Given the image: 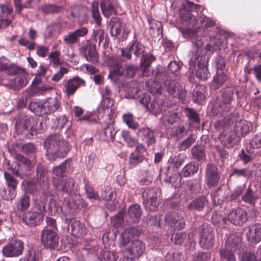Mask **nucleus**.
<instances>
[{
	"label": "nucleus",
	"mask_w": 261,
	"mask_h": 261,
	"mask_svg": "<svg viewBox=\"0 0 261 261\" xmlns=\"http://www.w3.org/2000/svg\"><path fill=\"white\" fill-rule=\"evenodd\" d=\"M199 244L203 249H210L215 241L213 228L209 225L203 224L199 230Z\"/></svg>",
	"instance_id": "nucleus-7"
},
{
	"label": "nucleus",
	"mask_w": 261,
	"mask_h": 261,
	"mask_svg": "<svg viewBox=\"0 0 261 261\" xmlns=\"http://www.w3.org/2000/svg\"><path fill=\"white\" fill-rule=\"evenodd\" d=\"M192 158L201 161L205 159L206 155L204 147L202 145H194L191 150Z\"/></svg>",
	"instance_id": "nucleus-37"
},
{
	"label": "nucleus",
	"mask_w": 261,
	"mask_h": 261,
	"mask_svg": "<svg viewBox=\"0 0 261 261\" xmlns=\"http://www.w3.org/2000/svg\"><path fill=\"white\" fill-rule=\"evenodd\" d=\"M122 119L123 122L129 128L136 129L138 127V123L134 120V116L132 113L127 112L124 114L122 116Z\"/></svg>",
	"instance_id": "nucleus-46"
},
{
	"label": "nucleus",
	"mask_w": 261,
	"mask_h": 261,
	"mask_svg": "<svg viewBox=\"0 0 261 261\" xmlns=\"http://www.w3.org/2000/svg\"><path fill=\"white\" fill-rule=\"evenodd\" d=\"M123 212H119L111 219V223L115 228H119L122 226L124 218Z\"/></svg>",
	"instance_id": "nucleus-51"
},
{
	"label": "nucleus",
	"mask_w": 261,
	"mask_h": 261,
	"mask_svg": "<svg viewBox=\"0 0 261 261\" xmlns=\"http://www.w3.org/2000/svg\"><path fill=\"white\" fill-rule=\"evenodd\" d=\"M177 79V77L176 79L167 78L164 81V87L169 94L177 97L182 102H185L186 100V92L176 81Z\"/></svg>",
	"instance_id": "nucleus-8"
},
{
	"label": "nucleus",
	"mask_w": 261,
	"mask_h": 261,
	"mask_svg": "<svg viewBox=\"0 0 261 261\" xmlns=\"http://www.w3.org/2000/svg\"><path fill=\"white\" fill-rule=\"evenodd\" d=\"M140 234V231L136 227H130L125 228L119 238V246L126 247L130 243L133 237L139 236Z\"/></svg>",
	"instance_id": "nucleus-16"
},
{
	"label": "nucleus",
	"mask_w": 261,
	"mask_h": 261,
	"mask_svg": "<svg viewBox=\"0 0 261 261\" xmlns=\"http://www.w3.org/2000/svg\"><path fill=\"white\" fill-rule=\"evenodd\" d=\"M129 49L131 50L132 54L136 57H139L144 52V46L142 44L137 41L134 42L131 45H129Z\"/></svg>",
	"instance_id": "nucleus-54"
},
{
	"label": "nucleus",
	"mask_w": 261,
	"mask_h": 261,
	"mask_svg": "<svg viewBox=\"0 0 261 261\" xmlns=\"http://www.w3.org/2000/svg\"><path fill=\"white\" fill-rule=\"evenodd\" d=\"M20 70H21L20 68L10 63L8 59L6 57L4 56L0 57V71H6L10 75L15 74Z\"/></svg>",
	"instance_id": "nucleus-24"
},
{
	"label": "nucleus",
	"mask_w": 261,
	"mask_h": 261,
	"mask_svg": "<svg viewBox=\"0 0 261 261\" xmlns=\"http://www.w3.org/2000/svg\"><path fill=\"white\" fill-rule=\"evenodd\" d=\"M166 224L173 230H179L184 228L185 221L182 216L176 212H172L165 216Z\"/></svg>",
	"instance_id": "nucleus-14"
},
{
	"label": "nucleus",
	"mask_w": 261,
	"mask_h": 261,
	"mask_svg": "<svg viewBox=\"0 0 261 261\" xmlns=\"http://www.w3.org/2000/svg\"><path fill=\"white\" fill-rule=\"evenodd\" d=\"M221 41L215 37L210 38V42L205 47V51H213L219 50Z\"/></svg>",
	"instance_id": "nucleus-49"
},
{
	"label": "nucleus",
	"mask_w": 261,
	"mask_h": 261,
	"mask_svg": "<svg viewBox=\"0 0 261 261\" xmlns=\"http://www.w3.org/2000/svg\"><path fill=\"white\" fill-rule=\"evenodd\" d=\"M250 147L259 148L261 147V133L256 135L249 142Z\"/></svg>",
	"instance_id": "nucleus-64"
},
{
	"label": "nucleus",
	"mask_w": 261,
	"mask_h": 261,
	"mask_svg": "<svg viewBox=\"0 0 261 261\" xmlns=\"http://www.w3.org/2000/svg\"><path fill=\"white\" fill-rule=\"evenodd\" d=\"M164 101L162 99H154L150 103V108L148 111H150L154 115H156L162 111L164 106Z\"/></svg>",
	"instance_id": "nucleus-43"
},
{
	"label": "nucleus",
	"mask_w": 261,
	"mask_h": 261,
	"mask_svg": "<svg viewBox=\"0 0 261 261\" xmlns=\"http://www.w3.org/2000/svg\"><path fill=\"white\" fill-rule=\"evenodd\" d=\"M85 85V82L79 76L69 79L65 85V92L68 96L73 95L76 90L81 86Z\"/></svg>",
	"instance_id": "nucleus-19"
},
{
	"label": "nucleus",
	"mask_w": 261,
	"mask_h": 261,
	"mask_svg": "<svg viewBox=\"0 0 261 261\" xmlns=\"http://www.w3.org/2000/svg\"><path fill=\"white\" fill-rule=\"evenodd\" d=\"M102 259L105 261H116L118 255L114 252L102 251L101 253Z\"/></svg>",
	"instance_id": "nucleus-63"
},
{
	"label": "nucleus",
	"mask_w": 261,
	"mask_h": 261,
	"mask_svg": "<svg viewBox=\"0 0 261 261\" xmlns=\"http://www.w3.org/2000/svg\"><path fill=\"white\" fill-rule=\"evenodd\" d=\"M72 165L71 161L69 160H67L61 164L59 166L55 167L53 169L54 175L57 177H53L54 178H62V176L66 173L72 171Z\"/></svg>",
	"instance_id": "nucleus-25"
},
{
	"label": "nucleus",
	"mask_w": 261,
	"mask_h": 261,
	"mask_svg": "<svg viewBox=\"0 0 261 261\" xmlns=\"http://www.w3.org/2000/svg\"><path fill=\"white\" fill-rule=\"evenodd\" d=\"M24 250V244L20 240L10 241L2 249L3 255L6 257H16L20 256Z\"/></svg>",
	"instance_id": "nucleus-9"
},
{
	"label": "nucleus",
	"mask_w": 261,
	"mask_h": 261,
	"mask_svg": "<svg viewBox=\"0 0 261 261\" xmlns=\"http://www.w3.org/2000/svg\"><path fill=\"white\" fill-rule=\"evenodd\" d=\"M145 248V245L143 242L139 240H135L126 248V251L133 256L139 258L144 253Z\"/></svg>",
	"instance_id": "nucleus-20"
},
{
	"label": "nucleus",
	"mask_w": 261,
	"mask_h": 261,
	"mask_svg": "<svg viewBox=\"0 0 261 261\" xmlns=\"http://www.w3.org/2000/svg\"><path fill=\"white\" fill-rule=\"evenodd\" d=\"M42 10L45 14L56 13L60 12L62 7L55 5L46 4L42 6Z\"/></svg>",
	"instance_id": "nucleus-59"
},
{
	"label": "nucleus",
	"mask_w": 261,
	"mask_h": 261,
	"mask_svg": "<svg viewBox=\"0 0 261 261\" xmlns=\"http://www.w3.org/2000/svg\"><path fill=\"white\" fill-rule=\"evenodd\" d=\"M41 241L45 247L55 248L58 246L57 231L51 229L43 228L41 233Z\"/></svg>",
	"instance_id": "nucleus-11"
},
{
	"label": "nucleus",
	"mask_w": 261,
	"mask_h": 261,
	"mask_svg": "<svg viewBox=\"0 0 261 261\" xmlns=\"http://www.w3.org/2000/svg\"><path fill=\"white\" fill-rule=\"evenodd\" d=\"M219 138L221 144L227 148L232 147L233 145L238 141V137L233 133H222L220 135Z\"/></svg>",
	"instance_id": "nucleus-32"
},
{
	"label": "nucleus",
	"mask_w": 261,
	"mask_h": 261,
	"mask_svg": "<svg viewBox=\"0 0 261 261\" xmlns=\"http://www.w3.org/2000/svg\"><path fill=\"white\" fill-rule=\"evenodd\" d=\"M233 94L234 89L232 88H228L222 92L221 100L212 109V112L214 116H224L230 111Z\"/></svg>",
	"instance_id": "nucleus-6"
},
{
	"label": "nucleus",
	"mask_w": 261,
	"mask_h": 261,
	"mask_svg": "<svg viewBox=\"0 0 261 261\" xmlns=\"http://www.w3.org/2000/svg\"><path fill=\"white\" fill-rule=\"evenodd\" d=\"M227 220L234 225L242 226L248 220V216L244 209L236 207L228 211Z\"/></svg>",
	"instance_id": "nucleus-10"
},
{
	"label": "nucleus",
	"mask_w": 261,
	"mask_h": 261,
	"mask_svg": "<svg viewBox=\"0 0 261 261\" xmlns=\"http://www.w3.org/2000/svg\"><path fill=\"white\" fill-rule=\"evenodd\" d=\"M0 30L4 29L11 23L13 16V8L8 4L1 5Z\"/></svg>",
	"instance_id": "nucleus-15"
},
{
	"label": "nucleus",
	"mask_w": 261,
	"mask_h": 261,
	"mask_svg": "<svg viewBox=\"0 0 261 261\" xmlns=\"http://www.w3.org/2000/svg\"><path fill=\"white\" fill-rule=\"evenodd\" d=\"M43 145L46 149V156L50 161L58 158H63L69 150L68 143L58 134L48 136L44 140Z\"/></svg>",
	"instance_id": "nucleus-3"
},
{
	"label": "nucleus",
	"mask_w": 261,
	"mask_h": 261,
	"mask_svg": "<svg viewBox=\"0 0 261 261\" xmlns=\"http://www.w3.org/2000/svg\"><path fill=\"white\" fill-rule=\"evenodd\" d=\"M62 28V24L59 22H54L47 26L44 33L45 38H49L56 34L60 33Z\"/></svg>",
	"instance_id": "nucleus-36"
},
{
	"label": "nucleus",
	"mask_w": 261,
	"mask_h": 261,
	"mask_svg": "<svg viewBox=\"0 0 261 261\" xmlns=\"http://www.w3.org/2000/svg\"><path fill=\"white\" fill-rule=\"evenodd\" d=\"M146 85L148 87V91L154 96H158L161 95L162 88L159 82L155 80H150L147 81Z\"/></svg>",
	"instance_id": "nucleus-41"
},
{
	"label": "nucleus",
	"mask_w": 261,
	"mask_h": 261,
	"mask_svg": "<svg viewBox=\"0 0 261 261\" xmlns=\"http://www.w3.org/2000/svg\"><path fill=\"white\" fill-rule=\"evenodd\" d=\"M127 215L131 222L134 223L139 222L142 215L140 206L137 204L129 206L127 211Z\"/></svg>",
	"instance_id": "nucleus-30"
},
{
	"label": "nucleus",
	"mask_w": 261,
	"mask_h": 261,
	"mask_svg": "<svg viewBox=\"0 0 261 261\" xmlns=\"http://www.w3.org/2000/svg\"><path fill=\"white\" fill-rule=\"evenodd\" d=\"M138 135L147 142L148 145L154 144L155 142L153 131L148 127L139 129Z\"/></svg>",
	"instance_id": "nucleus-33"
},
{
	"label": "nucleus",
	"mask_w": 261,
	"mask_h": 261,
	"mask_svg": "<svg viewBox=\"0 0 261 261\" xmlns=\"http://www.w3.org/2000/svg\"><path fill=\"white\" fill-rule=\"evenodd\" d=\"M247 240L251 243H258L261 241V224L255 223L249 227L246 232Z\"/></svg>",
	"instance_id": "nucleus-18"
},
{
	"label": "nucleus",
	"mask_w": 261,
	"mask_h": 261,
	"mask_svg": "<svg viewBox=\"0 0 261 261\" xmlns=\"http://www.w3.org/2000/svg\"><path fill=\"white\" fill-rule=\"evenodd\" d=\"M199 169L198 163L191 162L187 164L181 170V174L184 177H189L196 173Z\"/></svg>",
	"instance_id": "nucleus-40"
},
{
	"label": "nucleus",
	"mask_w": 261,
	"mask_h": 261,
	"mask_svg": "<svg viewBox=\"0 0 261 261\" xmlns=\"http://www.w3.org/2000/svg\"><path fill=\"white\" fill-rule=\"evenodd\" d=\"M62 211L61 202L54 199H50L47 210L48 215L54 216L59 213L60 212H62Z\"/></svg>",
	"instance_id": "nucleus-38"
},
{
	"label": "nucleus",
	"mask_w": 261,
	"mask_h": 261,
	"mask_svg": "<svg viewBox=\"0 0 261 261\" xmlns=\"http://www.w3.org/2000/svg\"><path fill=\"white\" fill-rule=\"evenodd\" d=\"M232 174L237 177H244L249 178L252 175V173L250 170L248 169H234Z\"/></svg>",
	"instance_id": "nucleus-61"
},
{
	"label": "nucleus",
	"mask_w": 261,
	"mask_h": 261,
	"mask_svg": "<svg viewBox=\"0 0 261 261\" xmlns=\"http://www.w3.org/2000/svg\"><path fill=\"white\" fill-rule=\"evenodd\" d=\"M254 154L255 152L253 148L250 147L249 149H248V148L245 149H242L241 152L239 153V156L244 163H247L252 160Z\"/></svg>",
	"instance_id": "nucleus-47"
},
{
	"label": "nucleus",
	"mask_w": 261,
	"mask_h": 261,
	"mask_svg": "<svg viewBox=\"0 0 261 261\" xmlns=\"http://www.w3.org/2000/svg\"><path fill=\"white\" fill-rule=\"evenodd\" d=\"M185 111L187 116L190 121L197 123L200 122L199 115L193 108H186Z\"/></svg>",
	"instance_id": "nucleus-56"
},
{
	"label": "nucleus",
	"mask_w": 261,
	"mask_h": 261,
	"mask_svg": "<svg viewBox=\"0 0 261 261\" xmlns=\"http://www.w3.org/2000/svg\"><path fill=\"white\" fill-rule=\"evenodd\" d=\"M60 106L57 97H50L43 101V113L50 114L58 110Z\"/></svg>",
	"instance_id": "nucleus-21"
},
{
	"label": "nucleus",
	"mask_w": 261,
	"mask_h": 261,
	"mask_svg": "<svg viewBox=\"0 0 261 261\" xmlns=\"http://www.w3.org/2000/svg\"><path fill=\"white\" fill-rule=\"evenodd\" d=\"M251 123L245 120H237L235 122L234 132L238 138L244 137L249 132Z\"/></svg>",
	"instance_id": "nucleus-23"
},
{
	"label": "nucleus",
	"mask_w": 261,
	"mask_h": 261,
	"mask_svg": "<svg viewBox=\"0 0 261 261\" xmlns=\"http://www.w3.org/2000/svg\"><path fill=\"white\" fill-rule=\"evenodd\" d=\"M71 223V234L77 237H83L86 233V230L84 225L79 221L75 219L69 220Z\"/></svg>",
	"instance_id": "nucleus-27"
},
{
	"label": "nucleus",
	"mask_w": 261,
	"mask_h": 261,
	"mask_svg": "<svg viewBox=\"0 0 261 261\" xmlns=\"http://www.w3.org/2000/svg\"><path fill=\"white\" fill-rule=\"evenodd\" d=\"M63 40L66 44L72 46L79 41V39L73 32H70L64 36Z\"/></svg>",
	"instance_id": "nucleus-60"
},
{
	"label": "nucleus",
	"mask_w": 261,
	"mask_h": 261,
	"mask_svg": "<svg viewBox=\"0 0 261 261\" xmlns=\"http://www.w3.org/2000/svg\"><path fill=\"white\" fill-rule=\"evenodd\" d=\"M48 201L46 194H43L39 199L34 201L33 207L30 211L24 213L23 222L30 227H35L39 225L44 219V213L46 211L45 205Z\"/></svg>",
	"instance_id": "nucleus-4"
},
{
	"label": "nucleus",
	"mask_w": 261,
	"mask_h": 261,
	"mask_svg": "<svg viewBox=\"0 0 261 261\" xmlns=\"http://www.w3.org/2000/svg\"><path fill=\"white\" fill-rule=\"evenodd\" d=\"M154 60L155 58L150 54L142 55L141 61V67H149Z\"/></svg>",
	"instance_id": "nucleus-55"
},
{
	"label": "nucleus",
	"mask_w": 261,
	"mask_h": 261,
	"mask_svg": "<svg viewBox=\"0 0 261 261\" xmlns=\"http://www.w3.org/2000/svg\"><path fill=\"white\" fill-rule=\"evenodd\" d=\"M241 238L235 234H229L225 242V248L236 252L240 248Z\"/></svg>",
	"instance_id": "nucleus-28"
},
{
	"label": "nucleus",
	"mask_w": 261,
	"mask_h": 261,
	"mask_svg": "<svg viewBox=\"0 0 261 261\" xmlns=\"http://www.w3.org/2000/svg\"><path fill=\"white\" fill-rule=\"evenodd\" d=\"M228 80L227 75L217 71V75L214 77L211 87L215 89L219 88Z\"/></svg>",
	"instance_id": "nucleus-42"
},
{
	"label": "nucleus",
	"mask_w": 261,
	"mask_h": 261,
	"mask_svg": "<svg viewBox=\"0 0 261 261\" xmlns=\"http://www.w3.org/2000/svg\"><path fill=\"white\" fill-rule=\"evenodd\" d=\"M259 198L258 194L253 191L249 186L242 194L241 199L245 203L254 205Z\"/></svg>",
	"instance_id": "nucleus-31"
},
{
	"label": "nucleus",
	"mask_w": 261,
	"mask_h": 261,
	"mask_svg": "<svg viewBox=\"0 0 261 261\" xmlns=\"http://www.w3.org/2000/svg\"><path fill=\"white\" fill-rule=\"evenodd\" d=\"M118 6L116 0H101L100 7L103 15L109 17L110 15L116 13V8Z\"/></svg>",
	"instance_id": "nucleus-22"
},
{
	"label": "nucleus",
	"mask_w": 261,
	"mask_h": 261,
	"mask_svg": "<svg viewBox=\"0 0 261 261\" xmlns=\"http://www.w3.org/2000/svg\"><path fill=\"white\" fill-rule=\"evenodd\" d=\"M30 197L24 194L18 198L15 202V206L17 210L23 212L27 210L30 206Z\"/></svg>",
	"instance_id": "nucleus-39"
},
{
	"label": "nucleus",
	"mask_w": 261,
	"mask_h": 261,
	"mask_svg": "<svg viewBox=\"0 0 261 261\" xmlns=\"http://www.w3.org/2000/svg\"><path fill=\"white\" fill-rule=\"evenodd\" d=\"M53 185L58 192V194H65L68 198H65L64 203L69 209L76 207L75 201L71 198L75 190V181L72 178H54Z\"/></svg>",
	"instance_id": "nucleus-5"
},
{
	"label": "nucleus",
	"mask_w": 261,
	"mask_h": 261,
	"mask_svg": "<svg viewBox=\"0 0 261 261\" xmlns=\"http://www.w3.org/2000/svg\"><path fill=\"white\" fill-rule=\"evenodd\" d=\"M56 127L57 128L62 129L66 125L67 127L70 125V123L68 120V118L65 115L60 116L56 119L55 122Z\"/></svg>",
	"instance_id": "nucleus-57"
},
{
	"label": "nucleus",
	"mask_w": 261,
	"mask_h": 261,
	"mask_svg": "<svg viewBox=\"0 0 261 261\" xmlns=\"http://www.w3.org/2000/svg\"><path fill=\"white\" fill-rule=\"evenodd\" d=\"M37 180L38 185L45 187L48 185V175L46 168L42 165H38L36 168Z\"/></svg>",
	"instance_id": "nucleus-29"
},
{
	"label": "nucleus",
	"mask_w": 261,
	"mask_h": 261,
	"mask_svg": "<svg viewBox=\"0 0 261 261\" xmlns=\"http://www.w3.org/2000/svg\"><path fill=\"white\" fill-rule=\"evenodd\" d=\"M37 122L35 120H34L33 118H29L26 120H24L23 122V129L27 130L28 132L30 131L32 135H33L34 133L39 132L40 130H38L37 128Z\"/></svg>",
	"instance_id": "nucleus-45"
},
{
	"label": "nucleus",
	"mask_w": 261,
	"mask_h": 261,
	"mask_svg": "<svg viewBox=\"0 0 261 261\" xmlns=\"http://www.w3.org/2000/svg\"><path fill=\"white\" fill-rule=\"evenodd\" d=\"M220 176L217 167L213 164H208L205 169V182L210 188L218 185Z\"/></svg>",
	"instance_id": "nucleus-12"
},
{
	"label": "nucleus",
	"mask_w": 261,
	"mask_h": 261,
	"mask_svg": "<svg viewBox=\"0 0 261 261\" xmlns=\"http://www.w3.org/2000/svg\"><path fill=\"white\" fill-rule=\"evenodd\" d=\"M202 8L200 5L186 0L185 3L182 4L179 9V17L184 27H180L178 29L184 38L191 39L192 42L193 49L189 61V70L193 73H195L196 76L200 80H205L210 75L207 69L208 61L205 56H200L205 37L200 36L194 29L190 28L194 27L197 23L196 17L191 12L194 11L198 12Z\"/></svg>",
	"instance_id": "nucleus-1"
},
{
	"label": "nucleus",
	"mask_w": 261,
	"mask_h": 261,
	"mask_svg": "<svg viewBox=\"0 0 261 261\" xmlns=\"http://www.w3.org/2000/svg\"><path fill=\"white\" fill-rule=\"evenodd\" d=\"M18 73L14 75H17L16 77L10 81V84L15 89H19L24 87L27 84L26 73L24 70L20 68Z\"/></svg>",
	"instance_id": "nucleus-26"
},
{
	"label": "nucleus",
	"mask_w": 261,
	"mask_h": 261,
	"mask_svg": "<svg viewBox=\"0 0 261 261\" xmlns=\"http://www.w3.org/2000/svg\"><path fill=\"white\" fill-rule=\"evenodd\" d=\"M143 203L146 208L150 206L153 208L158 207L159 201L158 200L157 194L154 189H146L142 193Z\"/></svg>",
	"instance_id": "nucleus-17"
},
{
	"label": "nucleus",
	"mask_w": 261,
	"mask_h": 261,
	"mask_svg": "<svg viewBox=\"0 0 261 261\" xmlns=\"http://www.w3.org/2000/svg\"><path fill=\"white\" fill-rule=\"evenodd\" d=\"M179 119V115L176 113L170 111L164 112L163 116L161 118V123L166 127L169 126L174 122H176Z\"/></svg>",
	"instance_id": "nucleus-34"
},
{
	"label": "nucleus",
	"mask_w": 261,
	"mask_h": 261,
	"mask_svg": "<svg viewBox=\"0 0 261 261\" xmlns=\"http://www.w3.org/2000/svg\"><path fill=\"white\" fill-rule=\"evenodd\" d=\"M43 102L39 100L31 101L29 105L30 110L34 113L40 115L43 113Z\"/></svg>",
	"instance_id": "nucleus-48"
},
{
	"label": "nucleus",
	"mask_w": 261,
	"mask_h": 261,
	"mask_svg": "<svg viewBox=\"0 0 261 261\" xmlns=\"http://www.w3.org/2000/svg\"><path fill=\"white\" fill-rule=\"evenodd\" d=\"M61 53L58 50L51 51L48 55V58L50 60L53 66H57L61 64L60 60Z\"/></svg>",
	"instance_id": "nucleus-58"
},
{
	"label": "nucleus",
	"mask_w": 261,
	"mask_h": 261,
	"mask_svg": "<svg viewBox=\"0 0 261 261\" xmlns=\"http://www.w3.org/2000/svg\"><path fill=\"white\" fill-rule=\"evenodd\" d=\"M234 251L225 248L220 251V259L221 261H236Z\"/></svg>",
	"instance_id": "nucleus-50"
},
{
	"label": "nucleus",
	"mask_w": 261,
	"mask_h": 261,
	"mask_svg": "<svg viewBox=\"0 0 261 261\" xmlns=\"http://www.w3.org/2000/svg\"><path fill=\"white\" fill-rule=\"evenodd\" d=\"M16 196V190L3 187L0 189V196L5 200H11Z\"/></svg>",
	"instance_id": "nucleus-44"
},
{
	"label": "nucleus",
	"mask_w": 261,
	"mask_h": 261,
	"mask_svg": "<svg viewBox=\"0 0 261 261\" xmlns=\"http://www.w3.org/2000/svg\"><path fill=\"white\" fill-rule=\"evenodd\" d=\"M114 191L110 187H105L101 193V198L106 201L111 200L114 198Z\"/></svg>",
	"instance_id": "nucleus-53"
},
{
	"label": "nucleus",
	"mask_w": 261,
	"mask_h": 261,
	"mask_svg": "<svg viewBox=\"0 0 261 261\" xmlns=\"http://www.w3.org/2000/svg\"><path fill=\"white\" fill-rule=\"evenodd\" d=\"M91 12L93 18L95 21L97 25L101 24V18L99 11L98 3L95 2L92 4Z\"/></svg>",
	"instance_id": "nucleus-52"
},
{
	"label": "nucleus",
	"mask_w": 261,
	"mask_h": 261,
	"mask_svg": "<svg viewBox=\"0 0 261 261\" xmlns=\"http://www.w3.org/2000/svg\"><path fill=\"white\" fill-rule=\"evenodd\" d=\"M108 65L110 68L108 78L117 83L118 79L123 76L124 73V69L121 65V63L119 61L118 58L112 57L109 60Z\"/></svg>",
	"instance_id": "nucleus-13"
},
{
	"label": "nucleus",
	"mask_w": 261,
	"mask_h": 261,
	"mask_svg": "<svg viewBox=\"0 0 261 261\" xmlns=\"http://www.w3.org/2000/svg\"><path fill=\"white\" fill-rule=\"evenodd\" d=\"M15 158L11 166L9 162L5 164L7 170L4 171V176L7 188L16 190L18 182L15 176L22 178L29 174L32 164L29 159L20 154H16Z\"/></svg>",
	"instance_id": "nucleus-2"
},
{
	"label": "nucleus",
	"mask_w": 261,
	"mask_h": 261,
	"mask_svg": "<svg viewBox=\"0 0 261 261\" xmlns=\"http://www.w3.org/2000/svg\"><path fill=\"white\" fill-rule=\"evenodd\" d=\"M207 203L206 198L202 196L192 200L188 205V209L190 211H201Z\"/></svg>",
	"instance_id": "nucleus-35"
},
{
	"label": "nucleus",
	"mask_w": 261,
	"mask_h": 261,
	"mask_svg": "<svg viewBox=\"0 0 261 261\" xmlns=\"http://www.w3.org/2000/svg\"><path fill=\"white\" fill-rule=\"evenodd\" d=\"M38 254H37L35 249H29L25 254L23 261H38Z\"/></svg>",
	"instance_id": "nucleus-62"
}]
</instances>
